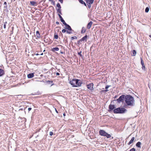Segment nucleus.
Segmentation results:
<instances>
[{
	"label": "nucleus",
	"mask_w": 151,
	"mask_h": 151,
	"mask_svg": "<svg viewBox=\"0 0 151 151\" xmlns=\"http://www.w3.org/2000/svg\"><path fill=\"white\" fill-rule=\"evenodd\" d=\"M125 100L126 104L128 106H134V100L133 98L129 95H127L125 98Z\"/></svg>",
	"instance_id": "obj_1"
},
{
	"label": "nucleus",
	"mask_w": 151,
	"mask_h": 151,
	"mask_svg": "<svg viewBox=\"0 0 151 151\" xmlns=\"http://www.w3.org/2000/svg\"><path fill=\"white\" fill-rule=\"evenodd\" d=\"M70 83L73 87H78L81 86L82 82L79 80L73 79L69 82Z\"/></svg>",
	"instance_id": "obj_2"
},
{
	"label": "nucleus",
	"mask_w": 151,
	"mask_h": 151,
	"mask_svg": "<svg viewBox=\"0 0 151 151\" xmlns=\"http://www.w3.org/2000/svg\"><path fill=\"white\" fill-rule=\"evenodd\" d=\"M127 110L123 108H118L115 109L114 111L115 113L122 114L125 113L127 111Z\"/></svg>",
	"instance_id": "obj_3"
},
{
	"label": "nucleus",
	"mask_w": 151,
	"mask_h": 151,
	"mask_svg": "<svg viewBox=\"0 0 151 151\" xmlns=\"http://www.w3.org/2000/svg\"><path fill=\"white\" fill-rule=\"evenodd\" d=\"M99 134L101 136H106L107 138H109L111 137V135L106 132L103 130H101L99 131Z\"/></svg>",
	"instance_id": "obj_4"
},
{
	"label": "nucleus",
	"mask_w": 151,
	"mask_h": 151,
	"mask_svg": "<svg viewBox=\"0 0 151 151\" xmlns=\"http://www.w3.org/2000/svg\"><path fill=\"white\" fill-rule=\"evenodd\" d=\"M124 97L125 96L124 95H122L120 96L119 98L116 100L118 102L120 103L121 102H123L124 99Z\"/></svg>",
	"instance_id": "obj_5"
},
{
	"label": "nucleus",
	"mask_w": 151,
	"mask_h": 151,
	"mask_svg": "<svg viewBox=\"0 0 151 151\" xmlns=\"http://www.w3.org/2000/svg\"><path fill=\"white\" fill-rule=\"evenodd\" d=\"M93 84L92 83H91L87 85V87L88 89L91 90H93Z\"/></svg>",
	"instance_id": "obj_6"
},
{
	"label": "nucleus",
	"mask_w": 151,
	"mask_h": 151,
	"mask_svg": "<svg viewBox=\"0 0 151 151\" xmlns=\"http://www.w3.org/2000/svg\"><path fill=\"white\" fill-rule=\"evenodd\" d=\"M34 73H29L27 75V77L29 78H33L34 76Z\"/></svg>",
	"instance_id": "obj_7"
},
{
	"label": "nucleus",
	"mask_w": 151,
	"mask_h": 151,
	"mask_svg": "<svg viewBox=\"0 0 151 151\" xmlns=\"http://www.w3.org/2000/svg\"><path fill=\"white\" fill-rule=\"evenodd\" d=\"M140 59H141V64L142 66V69H145V65H144V63L143 62V61L142 59L141 58H140Z\"/></svg>",
	"instance_id": "obj_8"
},
{
	"label": "nucleus",
	"mask_w": 151,
	"mask_h": 151,
	"mask_svg": "<svg viewBox=\"0 0 151 151\" xmlns=\"http://www.w3.org/2000/svg\"><path fill=\"white\" fill-rule=\"evenodd\" d=\"M93 24V22L92 21H90L88 24L87 26V28L88 29L90 28L92 24Z\"/></svg>",
	"instance_id": "obj_9"
},
{
	"label": "nucleus",
	"mask_w": 151,
	"mask_h": 151,
	"mask_svg": "<svg viewBox=\"0 0 151 151\" xmlns=\"http://www.w3.org/2000/svg\"><path fill=\"white\" fill-rule=\"evenodd\" d=\"M4 74V71L2 69H0V77L2 76Z\"/></svg>",
	"instance_id": "obj_10"
},
{
	"label": "nucleus",
	"mask_w": 151,
	"mask_h": 151,
	"mask_svg": "<svg viewBox=\"0 0 151 151\" xmlns=\"http://www.w3.org/2000/svg\"><path fill=\"white\" fill-rule=\"evenodd\" d=\"M134 137H132L131 140L129 141V142L128 145H129L131 144L134 141Z\"/></svg>",
	"instance_id": "obj_11"
},
{
	"label": "nucleus",
	"mask_w": 151,
	"mask_h": 151,
	"mask_svg": "<svg viewBox=\"0 0 151 151\" xmlns=\"http://www.w3.org/2000/svg\"><path fill=\"white\" fill-rule=\"evenodd\" d=\"M30 3L33 6H35L37 5V3L35 1H31Z\"/></svg>",
	"instance_id": "obj_12"
},
{
	"label": "nucleus",
	"mask_w": 151,
	"mask_h": 151,
	"mask_svg": "<svg viewBox=\"0 0 151 151\" xmlns=\"http://www.w3.org/2000/svg\"><path fill=\"white\" fill-rule=\"evenodd\" d=\"M65 27H65V29H67L70 31H71L72 30V29L70 27L68 24H67V25Z\"/></svg>",
	"instance_id": "obj_13"
},
{
	"label": "nucleus",
	"mask_w": 151,
	"mask_h": 151,
	"mask_svg": "<svg viewBox=\"0 0 151 151\" xmlns=\"http://www.w3.org/2000/svg\"><path fill=\"white\" fill-rule=\"evenodd\" d=\"M115 108V106L114 105H110L109 106V109L111 110H113Z\"/></svg>",
	"instance_id": "obj_14"
},
{
	"label": "nucleus",
	"mask_w": 151,
	"mask_h": 151,
	"mask_svg": "<svg viewBox=\"0 0 151 151\" xmlns=\"http://www.w3.org/2000/svg\"><path fill=\"white\" fill-rule=\"evenodd\" d=\"M87 35L85 36L81 40V41L84 40H87Z\"/></svg>",
	"instance_id": "obj_15"
},
{
	"label": "nucleus",
	"mask_w": 151,
	"mask_h": 151,
	"mask_svg": "<svg viewBox=\"0 0 151 151\" xmlns=\"http://www.w3.org/2000/svg\"><path fill=\"white\" fill-rule=\"evenodd\" d=\"M141 144V143L140 142H139L137 143L136 144V146L137 147H140Z\"/></svg>",
	"instance_id": "obj_16"
},
{
	"label": "nucleus",
	"mask_w": 151,
	"mask_h": 151,
	"mask_svg": "<svg viewBox=\"0 0 151 151\" xmlns=\"http://www.w3.org/2000/svg\"><path fill=\"white\" fill-rule=\"evenodd\" d=\"M59 50V49L58 47H55V48H53L52 49V51H58Z\"/></svg>",
	"instance_id": "obj_17"
},
{
	"label": "nucleus",
	"mask_w": 151,
	"mask_h": 151,
	"mask_svg": "<svg viewBox=\"0 0 151 151\" xmlns=\"http://www.w3.org/2000/svg\"><path fill=\"white\" fill-rule=\"evenodd\" d=\"M36 35L37 37L39 38L40 37V34L39 31H37L36 32Z\"/></svg>",
	"instance_id": "obj_18"
},
{
	"label": "nucleus",
	"mask_w": 151,
	"mask_h": 151,
	"mask_svg": "<svg viewBox=\"0 0 151 151\" xmlns=\"http://www.w3.org/2000/svg\"><path fill=\"white\" fill-rule=\"evenodd\" d=\"M136 52L135 50H134L132 51V55L133 56H135L136 55Z\"/></svg>",
	"instance_id": "obj_19"
},
{
	"label": "nucleus",
	"mask_w": 151,
	"mask_h": 151,
	"mask_svg": "<svg viewBox=\"0 0 151 151\" xmlns=\"http://www.w3.org/2000/svg\"><path fill=\"white\" fill-rule=\"evenodd\" d=\"M58 16L60 18L61 21L62 22H63V21H64V20H63L60 14H58Z\"/></svg>",
	"instance_id": "obj_20"
},
{
	"label": "nucleus",
	"mask_w": 151,
	"mask_h": 151,
	"mask_svg": "<svg viewBox=\"0 0 151 151\" xmlns=\"http://www.w3.org/2000/svg\"><path fill=\"white\" fill-rule=\"evenodd\" d=\"M94 1V0H89L88 3H89L90 4H92L93 3Z\"/></svg>",
	"instance_id": "obj_21"
},
{
	"label": "nucleus",
	"mask_w": 151,
	"mask_h": 151,
	"mask_svg": "<svg viewBox=\"0 0 151 151\" xmlns=\"http://www.w3.org/2000/svg\"><path fill=\"white\" fill-rule=\"evenodd\" d=\"M79 2L82 4H83L84 1L83 0H78Z\"/></svg>",
	"instance_id": "obj_22"
},
{
	"label": "nucleus",
	"mask_w": 151,
	"mask_h": 151,
	"mask_svg": "<svg viewBox=\"0 0 151 151\" xmlns=\"http://www.w3.org/2000/svg\"><path fill=\"white\" fill-rule=\"evenodd\" d=\"M57 6L58 7V8H59V9H60V8H61V6H60V4L59 3H58L57 4Z\"/></svg>",
	"instance_id": "obj_23"
},
{
	"label": "nucleus",
	"mask_w": 151,
	"mask_h": 151,
	"mask_svg": "<svg viewBox=\"0 0 151 151\" xmlns=\"http://www.w3.org/2000/svg\"><path fill=\"white\" fill-rule=\"evenodd\" d=\"M149 9L148 7H147L145 10V12H148L149 11Z\"/></svg>",
	"instance_id": "obj_24"
},
{
	"label": "nucleus",
	"mask_w": 151,
	"mask_h": 151,
	"mask_svg": "<svg viewBox=\"0 0 151 151\" xmlns=\"http://www.w3.org/2000/svg\"><path fill=\"white\" fill-rule=\"evenodd\" d=\"M77 39V37L76 36L73 37H71V40H73L74 39Z\"/></svg>",
	"instance_id": "obj_25"
},
{
	"label": "nucleus",
	"mask_w": 151,
	"mask_h": 151,
	"mask_svg": "<svg viewBox=\"0 0 151 151\" xmlns=\"http://www.w3.org/2000/svg\"><path fill=\"white\" fill-rule=\"evenodd\" d=\"M57 12L59 13H60V14H61V10L60 9H57Z\"/></svg>",
	"instance_id": "obj_26"
},
{
	"label": "nucleus",
	"mask_w": 151,
	"mask_h": 151,
	"mask_svg": "<svg viewBox=\"0 0 151 151\" xmlns=\"http://www.w3.org/2000/svg\"><path fill=\"white\" fill-rule=\"evenodd\" d=\"M87 4L88 6V8L89 9H90L91 7V4H90L89 3H88Z\"/></svg>",
	"instance_id": "obj_27"
},
{
	"label": "nucleus",
	"mask_w": 151,
	"mask_h": 151,
	"mask_svg": "<svg viewBox=\"0 0 151 151\" xmlns=\"http://www.w3.org/2000/svg\"><path fill=\"white\" fill-rule=\"evenodd\" d=\"M54 37L56 39H58V36L57 35H54Z\"/></svg>",
	"instance_id": "obj_28"
},
{
	"label": "nucleus",
	"mask_w": 151,
	"mask_h": 151,
	"mask_svg": "<svg viewBox=\"0 0 151 151\" xmlns=\"http://www.w3.org/2000/svg\"><path fill=\"white\" fill-rule=\"evenodd\" d=\"M62 22L63 23V24L65 26H66L68 24L65 22V21H63V22Z\"/></svg>",
	"instance_id": "obj_29"
},
{
	"label": "nucleus",
	"mask_w": 151,
	"mask_h": 151,
	"mask_svg": "<svg viewBox=\"0 0 151 151\" xmlns=\"http://www.w3.org/2000/svg\"><path fill=\"white\" fill-rule=\"evenodd\" d=\"M78 54L81 57L82 56V55H81V51L80 52L78 53Z\"/></svg>",
	"instance_id": "obj_30"
},
{
	"label": "nucleus",
	"mask_w": 151,
	"mask_h": 151,
	"mask_svg": "<svg viewBox=\"0 0 151 151\" xmlns=\"http://www.w3.org/2000/svg\"><path fill=\"white\" fill-rule=\"evenodd\" d=\"M130 151H135V150L134 148H132L130 150Z\"/></svg>",
	"instance_id": "obj_31"
},
{
	"label": "nucleus",
	"mask_w": 151,
	"mask_h": 151,
	"mask_svg": "<svg viewBox=\"0 0 151 151\" xmlns=\"http://www.w3.org/2000/svg\"><path fill=\"white\" fill-rule=\"evenodd\" d=\"M62 32L63 33H64L66 31V30L65 29H64L62 30Z\"/></svg>",
	"instance_id": "obj_32"
},
{
	"label": "nucleus",
	"mask_w": 151,
	"mask_h": 151,
	"mask_svg": "<svg viewBox=\"0 0 151 151\" xmlns=\"http://www.w3.org/2000/svg\"><path fill=\"white\" fill-rule=\"evenodd\" d=\"M66 32L67 33L69 34H71V31H66Z\"/></svg>",
	"instance_id": "obj_33"
},
{
	"label": "nucleus",
	"mask_w": 151,
	"mask_h": 151,
	"mask_svg": "<svg viewBox=\"0 0 151 151\" xmlns=\"http://www.w3.org/2000/svg\"><path fill=\"white\" fill-rule=\"evenodd\" d=\"M53 132H50V136H52L53 135Z\"/></svg>",
	"instance_id": "obj_34"
},
{
	"label": "nucleus",
	"mask_w": 151,
	"mask_h": 151,
	"mask_svg": "<svg viewBox=\"0 0 151 151\" xmlns=\"http://www.w3.org/2000/svg\"><path fill=\"white\" fill-rule=\"evenodd\" d=\"M49 1H51L52 3H53L54 4V1H53V0H48Z\"/></svg>",
	"instance_id": "obj_35"
},
{
	"label": "nucleus",
	"mask_w": 151,
	"mask_h": 151,
	"mask_svg": "<svg viewBox=\"0 0 151 151\" xmlns=\"http://www.w3.org/2000/svg\"><path fill=\"white\" fill-rule=\"evenodd\" d=\"M61 3H63V0H58Z\"/></svg>",
	"instance_id": "obj_36"
},
{
	"label": "nucleus",
	"mask_w": 151,
	"mask_h": 151,
	"mask_svg": "<svg viewBox=\"0 0 151 151\" xmlns=\"http://www.w3.org/2000/svg\"><path fill=\"white\" fill-rule=\"evenodd\" d=\"M87 4L88 3L89 0H85Z\"/></svg>",
	"instance_id": "obj_37"
},
{
	"label": "nucleus",
	"mask_w": 151,
	"mask_h": 151,
	"mask_svg": "<svg viewBox=\"0 0 151 151\" xmlns=\"http://www.w3.org/2000/svg\"><path fill=\"white\" fill-rule=\"evenodd\" d=\"M109 86H106L105 88H106V89H107V88H109Z\"/></svg>",
	"instance_id": "obj_38"
},
{
	"label": "nucleus",
	"mask_w": 151,
	"mask_h": 151,
	"mask_svg": "<svg viewBox=\"0 0 151 151\" xmlns=\"http://www.w3.org/2000/svg\"><path fill=\"white\" fill-rule=\"evenodd\" d=\"M4 29H5L6 28V25L5 24H4Z\"/></svg>",
	"instance_id": "obj_39"
},
{
	"label": "nucleus",
	"mask_w": 151,
	"mask_h": 151,
	"mask_svg": "<svg viewBox=\"0 0 151 151\" xmlns=\"http://www.w3.org/2000/svg\"><path fill=\"white\" fill-rule=\"evenodd\" d=\"M32 109V108H29L28 109V110L29 111H30Z\"/></svg>",
	"instance_id": "obj_40"
},
{
	"label": "nucleus",
	"mask_w": 151,
	"mask_h": 151,
	"mask_svg": "<svg viewBox=\"0 0 151 151\" xmlns=\"http://www.w3.org/2000/svg\"><path fill=\"white\" fill-rule=\"evenodd\" d=\"M83 4H84L85 6H87L86 4L84 2V3Z\"/></svg>",
	"instance_id": "obj_41"
},
{
	"label": "nucleus",
	"mask_w": 151,
	"mask_h": 151,
	"mask_svg": "<svg viewBox=\"0 0 151 151\" xmlns=\"http://www.w3.org/2000/svg\"><path fill=\"white\" fill-rule=\"evenodd\" d=\"M56 74L57 75H60V74L58 73H57Z\"/></svg>",
	"instance_id": "obj_42"
},
{
	"label": "nucleus",
	"mask_w": 151,
	"mask_h": 151,
	"mask_svg": "<svg viewBox=\"0 0 151 151\" xmlns=\"http://www.w3.org/2000/svg\"><path fill=\"white\" fill-rule=\"evenodd\" d=\"M56 23L57 24H59V22H57Z\"/></svg>",
	"instance_id": "obj_43"
},
{
	"label": "nucleus",
	"mask_w": 151,
	"mask_h": 151,
	"mask_svg": "<svg viewBox=\"0 0 151 151\" xmlns=\"http://www.w3.org/2000/svg\"><path fill=\"white\" fill-rule=\"evenodd\" d=\"M4 4L5 5H6L7 4V3L6 2H5L4 3Z\"/></svg>",
	"instance_id": "obj_44"
},
{
	"label": "nucleus",
	"mask_w": 151,
	"mask_h": 151,
	"mask_svg": "<svg viewBox=\"0 0 151 151\" xmlns=\"http://www.w3.org/2000/svg\"><path fill=\"white\" fill-rule=\"evenodd\" d=\"M55 109L56 112L57 113H58V111L56 109Z\"/></svg>",
	"instance_id": "obj_45"
},
{
	"label": "nucleus",
	"mask_w": 151,
	"mask_h": 151,
	"mask_svg": "<svg viewBox=\"0 0 151 151\" xmlns=\"http://www.w3.org/2000/svg\"><path fill=\"white\" fill-rule=\"evenodd\" d=\"M7 23V22H6L4 23V24H5L6 25V24Z\"/></svg>",
	"instance_id": "obj_46"
},
{
	"label": "nucleus",
	"mask_w": 151,
	"mask_h": 151,
	"mask_svg": "<svg viewBox=\"0 0 151 151\" xmlns=\"http://www.w3.org/2000/svg\"><path fill=\"white\" fill-rule=\"evenodd\" d=\"M84 32H85V31L83 32V30H82V31H81V32L82 33H84Z\"/></svg>",
	"instance_id": "obj_47"
},
{
	"label": "nucleus",
	"mask_w": 151,
	"mask_h": 151,
	"mask_svg": "<svg viewBox=\"0 0 151 151\" xmlns=\"http://www.w3.org/2000/svg\"><path fill=\"white\" fill-rule=\"evenodd\" d=\"M149 37L151 38V35H150Z\"/></svg>",
	"instance_id": "obj_48"
},
{
	"label": "nucleus",
	"mask_w": 151,
	"mask_h": 151,
	"mask_svg": "<svg viewBox=\"0 0 151 151\" xmlns=\"http://www.w3.org/2000/svg\"><path fill=\"white\" fill-rule=\"evenodd\" d=\"M63 115H64V116H65V114H63Z\"/></svg>",
	"instance_id": "obj_49"
},
{
	"label": "nucleus",
	"mask_w": 151,
	"mask_h": 151,
	"mask_svg": "<svg viewBox=\"0 0 151 151\" xmlns=\"http://www.w3.org/2000/svg\"><path fill=\"white\" fill-rule=\"evenodd\" d=\"M43 55V53H42L41 55Z\"/></svg>",
	"instance_id": "obj_50"
}]
</instances>
